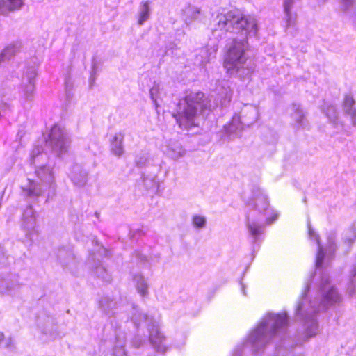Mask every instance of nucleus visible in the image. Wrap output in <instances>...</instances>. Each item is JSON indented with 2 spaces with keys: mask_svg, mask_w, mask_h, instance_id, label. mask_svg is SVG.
Returning <instances> with one entry per match:
<instances>
[{
  "mask_svg": "<svg viewBox=\"0 0 356 356\" xmlns=\"http://www.w3.org/2000/svg\"><path fill=\"white\" fill-rule=\"evenodd\" d=\"M218 22L213 34L221 36L222 33H241V38H234L229 47L224 60V67L230 75L245 78L254 71V65L245 55L248 35L254 36L257 31V24L254 17L245 16L238 10H231L226 14L217 16Z\"/></svg>",
  "mask_w": 356,
  "mask_h": 356,
  "instance_id": "nucleus-1",
  "label": "nucleus"
},
{
  "mask_svg": "<svg viewBox=\"0 0 356 356\" xmlns=\"http://www.w3.org/2000/svg\"><path fill=\"white\" fill-rule=\"evenodd\" d=\"M321 282L318 285V297L307 296L309 285L307 284L305 291L299 301L296 314L304 324L307 338L316 334L318 322L316 314L321 309H325L341 302V296L337 289L330 284L329 275L320 272Z\"/></svg>",
  "mask_w": 356,
  "mask_h": 356,
  "instance_id": "nucleus-2",
  "label": "nucleus"
},
{
  "mask_svg": "<svg viewBox=\"0 0 356 356\" xmlns=\"http://www.w3.org/2000/svg\"><path fill=\"white\" fill-rule=\"evenodd\" d=\"M288 326V316L286 312L266 314L257 327L249 334L245 346L250 347L254 352L263 349L273 339L281 337Z\"/></svg>",
  "mask_w": 356,
  "mask_h": 356,
  "instance_id": "nucleus-3",
  "label": "nucleus"
},
{
  "mask_svg": "<svg viewBox=\"0 0 356 356\" xmlns=\"http://www.w3.org/2000/svg\"><path fill=\"white\" fill-rule=\"evenodd\" d=\"M248 205L254 209L248 214L247 228L249 236L256 243L264 233V225L273 223L278 213L269 207L266 195L259 188L254 191L253 200Z\"/></svg>",
  "mask_w": 356,
  "mask_h": 356,
  "instance_id": "nucleus-4",
  "label": "nucleus"
},
{
  "mask_svg": "<svg viewBox=\"0 0 356 356\" xmlns=\"http://www.w3.org/2000/svg\"><path fill=\"white\" fill-rule=\"evenodd\" d=\"M211 107L203 92H191L179 100L172 115L181 129H189L198 126L199 115L207 110L210 111Z\"/></svg>",
  "mask_w": 356,
  "mask_h": 356,
  "instance_id": "nucleus-5",
  "label": "nucleus"
},
{
  "mask_svg": "<svg viewBox=\"0 0 356 356\" xmlns=\"http://www.w3.org/2000/svg\"><path fill=\"white\" fill-rule=\"evenodd\" d=\"M35 173L39 182L27 179V182L22 186L24 195L33 198L47 191L48 198L53 197L56 193V185L52 168L48 165L38 167Z\"/></svg>",
  "mask_w": 356,
  "mask_h": 356,
  "instance_id": "nucleus-6",
  "label": "nucleus"
},
{
  "mask_svg": "<svg viewBox=\"0 0 356 356\" xmlns=\"http://www.w3.org/2000/svg\"><path fill=\"white\" fill-rule=\"evenodd\" d=\"M133 314L131 320L136 325L140 324V320H144L149 327V341L154 348L159 353H165L168 346L166 345V339L164 335L160 332L159 325L156 322H152L145 314H143L139 310L133 307Z\"/></svg>",
  "mask_w": 356,
  "mask_h": 356,
  "instance_id": "nucleus-7",
  "label": "nucleus"
},
{
  "mask_svg": "<svg viewBox=\"0 0 356 356\" xmlns=\"http://www.w3.org/2000/svg\"><path fill=\"white\" fill-rule=\"evenodd\" d=\"M308 234L311 240H314L318 245V252L316 259V269L320 272L323 268L324 265H327L329 261L332 257L335 250V234L330 233L327 236V245L325 248L322 246L320 243L319 236L311 227L310 222H307Z\"/></svg>",
  "mask_w": 356,
  "mask_h": 356,
  "instance_id": "nucleus-8",
  "label": "nucleus"
},
{
  "mask_svg": "<svg viewBox=\"0 0 356 356\" xmlns=\"http://www.w3.org/2000/svg\"><path fill=\"white\" fill-rule=\"evenodd\" d=\"M46 147L58 156L65 153L70 145V139L65 130L54 124L44 137Z\"/></svg>",
  "mask_w": 356,
  "mask_h": 356,
  "instance_id": "nucleus-9",
  "label": "nucleus"
},
{
  "mask_svg": "<svg viewBox=\"0 0 356 356\" xmlns=\"http://www.w3.org/2000/svg\"><path fill=\"white\" fill-rule=\"evenodd\" d=\"M37 70L35 66L27 67L24 71L20 89L21 97L26 102L31 101L35 88Z\"/></svg>",
  "mask_w": 356,
  "mask_h": 356,
  "instance_id": "nucleus-10",
  "label": "nucleus"
},
{
  "mask_svg": "<svg viewBox=\"0 0 356 356\" xmlns=\"http://www.w3.org/2000/svg\"><path fill=\"white\" fill-rule=\"evenodd\" d=\"M160 149L163 154L174 161L183 158L186 153L181 143L175 139L163 138L160 145Z\"/></svg>",
  "mask_w": 356,
  "mask_h": 356,
  "instance_id": "nucleus-11",
  "label": "nucleus"
},
{
  "mask_svg": "<svg viewBox=\"0 0 356 356\" xmlns=\"http://www.w3.org/2000/svg\"><path fill=\"white\" fill-rule=\"evenodd\" d=\"M37 216L31 206L27 207L23 211L22 227L26 232V236L31 240L36 234Z\"/></svg>",
  "mask_w": 356,
  "mask_h": 356,
  "instance_id": "nucleus-12",
  "label": "nucleus"
},
{
  "mask_svg": "<svg viewBox=\"0 0 356 356\" xmlns=\"http://www.w3.org/2000/svg\"><path fill=\"white\" fill-rule=\"evenodd\" d=\"M21 287L19 277L16 275L7 277H0V293L13 296Z\"/></svg>",
  "mask_w": 356,
  "mask_h": 356,
  "instance_id": "nucleus-13",
  "label": "nucleus"
},
{
  "mask_svg": "<svg viewBox=\"0 0 356 356\" xmlns=\"http://www.w3.org/2000/svg\"><path fill=\"white\" fill-rule=\"evenodd\" d=\"M48 160L47 152L44 151L42 145L37 144L31 150L28 162L30 165H33L36 169L38 167L47 165Z\"/></svg>",
  "mask_w": 356,
  "mask_h": 356,
  "instance_id": "nucleus-14",
  "label": "nucleus"
},
{
  "mask_svg": "<svg viewBox=\"0 0 356 356\" xmlns=\"http://www.w3.org/2000/svg\"><path fill=\"white\" fill-rule=\"evenodd\" d=\"M69 177L75 186L82 187L88 181V172L81 165L76 163L71 167Z\"/></svg>",
  "mask_w": 356,
  "mask_h": 356,
  "instance_id": "nucleus-15",
  "label": "nucleus"
},
{
  "mask_svg": "<svg viewBox=\"0 0 356 356\" xmlns=\"http://www.w3.org/2000/svg\"><path fill=\"white\" fill-rule=\"evenodd\" d=\"M57 258L64 269L72 270L75 266V259L72 252L70 249L61 248L57 252Z\"/></svg>",
  "mask_w": 356,
  "mask_h": 356,
  "instance_id": "nucleus-16",
  "label": "nucleus"
},
{
  "mask_svg": "<svg viewBox=\"0 0 356 356\" xmlns=\"http://www.w3.org/2000/svg\"><path fill=\"white\" fill-rule=\"evenodd\" d=\"M201 10L200 8L188 3L185 5L181 10V16L184 22L189 25L193 21L196 20L200 15Z\"/></svg>",
  "mask_w": 356,
  "mask_h": 356,
  "instance_id": "nucleus-17",
  "label": "nucleus"
},
{
  "mask_svg": "<svg viewBox=\"0 0 356 356\" xmlns=\"http://www.w3.org/2000/svg\"><path fill=\"white\" fill-rule=\"evenodd\" d=\"M152 13L151 2L143 1L140 3L137 13V22L142 26L145 22L149 19Z\"/></svg>",
  "mask_w": 356,
  "mask_h": 356,
  "instance_id": "nucleus-18",
  "label": "nucleus"
},
{
  "mask_svg": "<svg viewBox=\"0 0 356 356\" xmlns=\"http://www.w3.org/2000/svg\"><path fill=\"white\" fill-rule=\"evenodd\" d=\"M216 51L217 47H216L201 49L196 55V63L200 66H204L215 56Z\"/></svg>",
  "mask_w": 356,
  "mask_h": 356,
  "instance_id": "nucleus-19",
  "label": "nucleus"
},
{
  "mask_svg": "<svg viewBox=\"0 0 356 356\" xmlns=\"http://www.w3.org/2000/svg\"><path fill=\"white\" fill-rule=\"evenodd\" d=\"M124 138V132L120 131L115 134L111 142V152L117 156H120L124 153L123 140Z\"/></svg>",
  "mask_w": 356,
  "mask_h": 356,
  "instance_id": "nucleus-20",
  "label": "nucleus"
},
{
  "mask_svg": "<svg viewBox=\"0 0 356 356\" xmlns=\"http://www.w3.org/2000/svg\"><path fill=\"white\" fill-rule=\"evenodd\" d=\"M293 113L291 114L292 119L295 122V125L298 128H305L307 126V121L305 118V113L301 108L300 105H293Z\"/></svg>",
  "mask_w": 356,
  "mask_h": 356,
  "instance_id": "nucleus-21",
  "label": "nucleus"
},
{
  "mask_svg": "<svg viewBox=\"0 0 356 356\" xmlns=\"http://www.w3.org/2000/svg\"><path fill=\"white\" fill-rule=\"evenodd\" d=\"M133 281L138 293L143 297L147 296L149 293V285L145 277L140 273L136 274L134 276Z\"/></svg>",
  "mask_w": 356,
  "mask_h": 356,
  "instance_id": "nucleus-22",
  "label": "nucleus"
},
{
  "mask_svg": "<svg viewBox=\"0 0 356 356\" xmlns=\"http://www.w3.org/2000/svg\"><path fill=\"white\" fill-rule=\"evenodd\" d=\"M22 5V0H0V15L19 9Z\"/></svg>",
  "mask_w": 356,
  "mask_h": 356,
  "instance_id": "nucleus-23",
  "label": "nucleus"
},
{
  "mask_svg": "<svg viewBox=\"0 0 356 356\" xmlns=\"http://www.w3.org/2000/svg\"><path fill=\"white\" fill-rule=\"evenodd\" d=\"M242 129L241 117L236 114L231 122L224 126V131L226 135L231 136Z\"/></svg>",
  "mask_w": 356,
  "mask_h": 356,
  "instance_id": "nucleus-24",
  "label": "nucleus"
},
{
  "mask_svg": "<svg viewBox=\"0 0 356 356\" xmlns=\"http://www.w3.org/2000/svg\"><path fill=\"white\" fill-rule=\"evenodd\" d=\"M293 5V0H284V11L286 19V27L288 29L295 24L296 16L291 10Z\"/></svg>",
  "mask_w": 356,
  "mask_h": 356,
  "instance_id": "nucleus-25",
  "label": "nucleus"
},
{
  "mask_svg": "<svg viewBox=\"0 0 356 356\" xmlns=\"http://www.w3.org/2000/svg\"><path fill=\"white\" fill-rule=\"evenodd\" d=\"M99 305L104 312L109 314L116 307L118 302L110 296H104L99 300Z\"/></svg>",
  "mask_w": 356,
  "mask_h": 356,
  "instance_id": "nucleus-26",
  "label": "nucleus"
},
{
  "mask_svg": "<svg viewBox=\"0 0 356 356\" xmlns=\"http://www.w3.org/2000/svg\"><path fill=\"white\" fill-rule=\"evenodd\" d=\"M232 97V90L227 82L222 86V91L220 92V105L225 107L230 102Z\"/></svg>",
  "mask_w": 356,
  "mask_h": 356,
  "instance_id": "nucleus-27",
  "label": "nucleus"
},
{
  "mask_svg": "<svg viewBox=\"0 0 356 356\" xmlns=\"http://www.w3.org/2000/svg\"><path fill=\"white\" fill-rule=\"evenodd\" d=\"M125 340L118 337L113 348L112 356H128L124 349Z\"/></svg>",
  "mask_w": 356,
  "mask_h": 356,
  "instance_id": "nucleus-28",
  "label": "nucleus"
},
{
  "mask_svg": "<svg viewBox=\"0 0 356 356\" xmlns=\"http://www.w3.org/2000/svg\"><path fill=\"white\" fill-rule=\"evenodd\" d=\"M100 70V62L96 58H93L90 70V76L89 78L90 87L92 88L95 83L97 76V74Z\"/></svg>",
  "mask_w": 356,
  "mask_h": 356,
  "instance_id": "nucleus-29",
  "label": "nucleus"
},
{
  "mask_svg": "<svg viewBox=\"0 0 356 356\" xmlns=\"http://www.w3.org/2000/svg\"><path fill=\"white\" fill-rule=\"evenodd\" d=\"M207 218L200 214H195L192 216L191 223L194 228L198 230L203 229L207 226Z\"/></svg>",
  "mask_w": 356,
  "mask_h": 356,
  "instance_id": "nucleus-30",
  "label": "nucleus"
},
{
  "mask_svg": "<svg viewBox=\"0 0 356 356\" xmlns=\"http://www.w3.org/2000/svg\"><path fill=\"white\" fill-rule=\"evenodd\" d=\"M322 110L330 122H336L338 113L333 105L325 104Z\"/></svg>",
  "mask_w": 356,
  "mask_h": 356,
  "instance_id": "nucleus-31",
  "label": "nucleus"
},
{
  "mask_svg": "<svg viewBox=\"0 0 356 356\" xmlns=\"http://www.w3.org/2000/svg\"><path fill=\"white\" fill-rule=\"evenodd\" d=\"M347 290L350 296L356 292V264L353 266L350 271V281Z\"/></svg>",
  "mask_w": 356,
  "mask_h": 356,
  "instance_id": "nucleus-32",
  "label": "nucleus"
},
{
  "mask_svg": "<svg viewBox=\"0 0 356 356\" xmlns=\"http://www.w3.org/2000/svg\"><path fill=\"white\" fill-rule=\"evenodd\" d=\"M17 52V47L15 45H10L3 49L0 55V61L9 59L12 56L15 55Z\"/></svg>",
  "mask_w": 356,
  "mask_h": 356,
  "instance_id": "nucleus-33",
  "label": "nucleus"
},
{
  "mask_svg": "<svg viewBox=\"0 0 356 356\" xmlns=\"http://www.w3.org/2000/svg\"><path fill=\"white\" fill-rule=\"evenodd\" d=\"M355 104V100L351 95H346L343 101V109L346 113L350 114L351 117L355 110L352 112V108Z\"/></svg>",
  "mask_w": 356,
  "mask_h": 356,
  "instance_id": "nucleus-34",
  "label": "nucleus"
},
{
  "mask_svg": "<svg viewBox=\"0 0 356 356\" xmlns=\"http://www.w3.org/2000/svg\"><path fill=\"white\" fill-rule=\"evenodd\" d=\"M149 155L148 153L141 152L136 155L135 159L136 165L139 168L144 167L148 161Z\"/></svg>",
  "mask_w": 356,
  "mask_h": 356,
  "instance_id": "nucleus-35",
  "label": "nucleus"
},
{
  "mask_svg": "<svg viewBox=\"0 0 356 356\" xmlns=\"http://www.w3.org/2000/svg\"><path fill=\"white\" fill-rule=\"evenodd\" d=\"M356 238V222L353 224L351 229L347 231L343 238L345 242L351 243Z\"/></svg>",
  "mask_w": 356,
  "mask_h": 356,
  "instance_id": "nucleus-36",
  "label": "nucleus"
},
{
  "mask_svg": "<svg viewBox=\"0 0 356 356\" xmlns=\"http://www.w3.org/2000/svg\"><path fill=\"white\" fill-rule=\"evenodd\" d=\"M159 90L160 86L159 84H154L150 89V97L154 102L155 106L157 107V99L159 97Z\"/></svg>",
  "mask_w": 356,
  "mask_h": 356,
  "instance_id": "nucleus-37",
  "label": "nucleus"
},
{
  "mask_svg": "<svg viewBox=\"0 0 356 356\" xmlns=\"http://www.w3.org/2000/svg\"><path fill=\"white\" fill-rule=\"evenodd\" d=\"M95 274L106 282L110 280L109 275L106 273V269L101 265L96 268Z\"/></svg>",
  "mask_w": 356,
  "mask_h": 356,
  "instance_id": "nucleus-38",
  "label": "nucleus"
},
{
  "mask_svg": "<svg viewBox=\"0 0 356 356\" xmlns=\"http://www.w3.org/2000/svg\"><path fill=\"white\" fill-rule=\"evenodd\" d=\"M341 8L346 11L349 9L353 4V0H339Z\"/></svg>",
  "mask_w": 356,
  "mask_h": 356,
  "instance_id": "nucleus-39",
  "label": "nucleus"
},
{
  "mask_svg": "<svg viewBox=\"0 0 356 356\" xmlns=\"http://www.w3.org/2000/svg\"><path fill=\"white\" fill-rule=\"evenodd\" d=\"M1 346L4 347V348H13V339L9 337V338H7V339H4V340L3 341V342L1 343Z\"/></svg>",
  "mask_w": 356,
  "mask_h": 356,
  "instance_id": "nucleus-40",
  "label": "nucleus"
},
{
  "mask_svg": "<svg viewBox=\"0 0 356 356\" xmlns=\"http://www.w3.org/2000/svg\"><path fill=\"white\" fill-rule=\"evenodd\" d=\"M143 340L142 339L138 338H135L132 341V343L135 347H140L143 344Z\"/></svg>",
  "mask_w": 356,
  "mask_h": 356,
  "instance_id": "nucleus-41",
  "label": "nucleus"
},
{
  "mask_svg": "<svg viewBox=\"0 0 356 356\" xmlns=\"http://www.w3.org/2000/svg\"><path fill=\"white\" fill-rule=\"evenodd\" d=\"M5 254L1 246H0V264H4Z\"/></svg>",
  "mask_w": 356,
  "mask_h": 356,
  "instance_id": "nucleus-42",
  "label": "nucleus"
},
{
  "mask_svg": "<svg viewBox=\"0 0 356 356\" xmlns=\"http://www.w3.org/2000/svg\"><path fill=\"white\" fill-rule=\"evenodd\" d=\"M350 19L352 21L353 24L356 26V7L353 14L350 17Z\"/></svg>",
  "mask_w": 356,
  "mask_h": 356,
  "instance_id": "nucleus-43",
  "label": "nucleus"
},
{
  "mask_svg": "<svg viewBox=\"0 0 356 356\" xmlns=\"http://www.w3.org/2000/svg\"><path fill=\"white\" fill-rule=\"evenodd\" d=\"M38 325L41 327V329L42 330V331H43L46 334H51V333H50V332H51V330H49L47 327H45V326H42V325H40V323L38 324Z\"/></svg>",
  "mask_w": 356,
  "mask_h": 356,
  "instance_id": "nucleus-44",
  "label": "nucleus"
},
{
  "mask_svg": "<svg viewBox=\"0 0 356 356\" xmlns=\"http://www.w3.org/2000/svg\"><path fill=\"white\" fill-rule=\"evenodd\" d=\"M185 343H186V339H185V337H184L181 342L176 343L175 346H177L178 348H181L185 344Z\"/></svg>",
  "mask_w": 356,
  "mask_h": 356,
  "instance_id": "nucleus-45",
  "label": "nucleus"
},
{
  "mask_svg": "<svg viewBox=\"0 0 356 356\" xmlns=\"http://www.w3.org/2000/svg\"><path fill=\"white\" fill-rule=\"evenodd\" d=\"M352 121L354 124H356V109L353 113Z\"/></svg>",
  "mask_w": 356,
  "mask_h": 356,
  "instance_id": "nucleus-46",
  "label": "nucleus"
},
{
  "mask_svg": "<svg viewBox=\"0 0 356 356\" xmlns=\"http://www.w3.org/2000/svg\"><path fill=\"white\" fill-rule=\"evenodd\" d=\"M241 291H242L243 294L244 296H246L245 286V285H244L243 283H241Z\"/></svg>",
  "mask_w": 356,
  "mask_h": 356,
  "instance_id": "nucleus-47",
  "label": "nucleus"
},
{
  "mask_svg": "<svg viewBox=\"0 0 356 356\" xmlns=\"http://www.w3.org/2000/svg\"><path fill=\"white\" fill-rule=\"evenodd\" d=\"M241 354V350H238V348L234 350L233 356H239Z\"/></svg>",
  "mask_w": 356,
  "mask_h": 356,
  "instance_id": "nucleus-48",
  "label": "nucleus"
},
{
  "mask_svg": "<svg viewBox=\"0 0 356 356\" xmlns=\"http://www.w3.org/2000/svg\"><path fill=\"white\" fill-rule=\"evenodd\" d=\"M47 323L49 325H52L53 324V321L49 317H47Z\"/></svg>",
  "mask_w": 356,
  "mask_h": 356,
  "instance_id": "nucleus-49",
  "label": "nucleus"
},
{
  "mask_svg": "<svg viewBox=\"0 0 356 356\" xmlns=\"http://www.w3.org/2000/svg\"><path fill=\"white\" fill-rule=\"evenodd\" d=\"M351 355L356 356V347L352 350Z\"/></svg>",
  "mask_w": 356,
  "mask_h": 356,
  "instance_id": "nucleus-50",
  "label": "nucleus"
},
{
  "mask_svg": "<svg viewBox=\"0 0 356 356\" xmlns=\"http://www.w3.org/2000/svg\"><path fill=\"white\" fill-rule=\"evenodd\" d=\"M65 85H66V88H68L71 87V85L70 84V83H69V81H67L65 82Z\"/></svg>",
  "mask_w": 356,
  "mask_h": 356,
  "instance_id": "nucleus-51",
  "label": "nucleus"
},
{
  "mask_svg": "<svg viewBox=\"0 0 356 356\" xmlns=\"http://www.w3.org/2000/svg\"><path fill=\"white\" fill-rule=\"evenodd\" d=\"M147 181H149V179H145L144 180L145 184L147 186H148V184H147Z\"/></svg>",
  "mask_w": 356,
  "mask_h": 356,
  "instance_id": "nucleus-52",
  "label": "nucleus"
},
{
  "mask_svg": "<svg viewBox=\"0 0 356 356\" xmlns=\"http://www.w3.org/2000/svg\"><path fill=\"white\" fill-rule=\"evenodd\" d=\"M252 111L254 113V114H256V108H253Z\"/></svg>",
  "mask_w": 356,
  "mask_h": 356,
  "instance_id": "nucleus-53",
  "label": "nucleus"
}]
</instances>
